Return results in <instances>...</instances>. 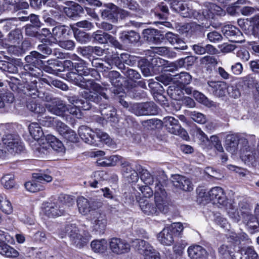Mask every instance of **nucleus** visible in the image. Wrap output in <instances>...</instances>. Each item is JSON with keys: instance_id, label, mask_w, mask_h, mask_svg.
<instances>
[{"instance_id": "nucleus-1", "label": "nucleus", "mask_w": 259, "mask_h": 259, "mask_svg": "<svg viewBox=\"0 0 259 259\" xmlns=\"http://www.w3.org/2000/svg\"><path fill=\"white\" fill-rule=\"evenodd\" d=\"M75 71H70L67 73V80L74 84L85 89L82 93L83 98L92 102L99 103L102 97L107 99V96L105 92L107 90L106 85L102 87L99 84L95 82L94 80L85 79L82 76L98 75V72L95 69L90 68L87 63L82 59L78 63H74Z\"/></svg>"}, {"instance_id": "nucleus-2", "label": "nucleus", "mask_w": 259, "mask_h": 259, "mask_svg": "<svg viewBox=\"0 0 259 259\" xmlns=\"http://www.w3.org/2000/svg\"><path fill=\"white\" fill-rule=\"evenodd\" d=\"M139 205L142 212L147 215L157 216L168 211L166 193L162 184L156 181L155 186L154 203L147 199H142Z\"/></svg>"}, {"instance_id": "nucleus-3", "label": "nucleus", "mask_w": 259, "mask_h": 259, "mask_svg": "<svg viewBox=\"0 0 259 259\" xmlns=\"http://www.w3.org/2000/svg\"><path fill=\"white\" fill-rule=\"evenodd\" d=\"M122 174L124 177L127 179L129 182H136L139 180V174L140 175L141 180L146 185L152 184L154 179L149 172L140 164L135 165V169L133 168L131 164L124 161L121 162Z\"/></svg>"}, {"instance_id": "nucleus-4", "label": "nucleus", "mask_w": 259, "mask_h": 259, "mask_svg": "<svg viewBox=\"0 0 259 259\" xmlns=\"http://www.w3.org/2000/svg\"><path fill=\"white\" fill-rule=\"evenodd\" d=\"M31 74L22 73L21 76L22 82L24 83V93L33 98L36 97L47 102L51 100V96L47 93L39 91L37 88L36 78Z\"/></svg>"}, {"instance_id": "nucleus-5", "label": "nucleus", "mask_w": 259, "mask_h": 259, "mask_svg": "<svg viewBox=\"0 0 259 259\" xmlns=\"http://www.w3.org/2000/svg\"><path fill=\"white\" fill-rule=\"evenodd\" d=\"M44 58V55L36 51L31 52L25 58L27 64L24 66V72L22 73L31 74L34 77L40 76L42 73V71L39 68L42 63L40 59Z\"/></svg>"}, {"instance_id": "nucleus-6", "label": "nucleus", "mask_w": 259, "mask_h": 259, "mask_svg": "<svg viewBox=\"0 0 259 259\" xmlns=\"http://www.w3.org/2000/svg\"><path fill=\"white\" fill-rule=\"evenodd\" d=\"M240 143L242 147L240 149V157L245 163L254 165L259 162V144L256 149L250 147L246 138H241Z\"/></svg>"}, {"instance_id": "nucleus-7", "label": "nucleus", "mask_w": 259, "mask_h": 259, "mask_svg": "<svg viewBox=\"0 0 259 259\" xmlns=\"http://www.w3.org/2000/svg\"><path fill=\"white\" fill-rule=\"evenodd\" d=\"M67 98L71 105H67V109L66 111L77 118L81 117V109L87 110L91 108V106L89 102V101H91V100L83 98L85 99V101H84L77 96H68Z\"/></svg>"}, {"instance_id": "nucleus-8", "label": "nucleus", "mask_w": 259, "mask_h": 259, "mask_svg": "<svg viewBox=\"0 0 259 259\" xmlns=\"http://www.w3.org/2000/svg\"><path fill=\"white\" fill-rule=\"evenodd\" d=\"M65 230L72 243L79 248L83 247L89 241V236L84 232L80 231L74 224L67 225Z\"/></svg>"}, {"instance_id": "nucleus-9", "label": "nucleus", "mask_w": 259, "mask_h": 259, "mask_svg": "<svg viewBox=\"0 0 259 259\" xmlns=\"http://www.w3.org/2000/svg\"><path fill=\"white\" fill-rule=\"evenodd\" d=\"M2 141L5 148L11 154L19 153L24 149L23 144L17 134L5 135Z\"/></svg>"}, {"instance_id": "nucleus-10", "label": "nucleus", "mask_w": 259, "mask_h": 259, "mask_svg": "<svg viewBox=\"0 0 259 259\" xmlns=\"http://www.w3.org/2000/svg\"><path fill=\"white\" fill-rule=\"evenodd\" d=\"M33 178L34 179V180L27 182L25 184L26 189L32 193L43 189L42 186L40 185L41 183L50 182L52 180L51 176L46 174H34Z\"/></svg>"}, {"instance_id": "nucleus-11", "label": "nucleus", "mask_w": 259, "mask_h": 259, "mask_svg": "<svg viewBox=\"0 0 259 259\" xmlns=\"http://www.w3.org/2000/svg\"><path fill=\"white\" fill-rule=\"evenodd\" d=\"M108 245L112 252L116 254L126 253L131 249L130 244L125 240L119 238H111Z\"/></svg>"}, {"instance_id": "nucleus-12", "label": "nucleus", "mask_w": 259, "mask_h": 259, "mask_svg": "<svg viewBox=\"0 0 259 259\" xmlns=\"http://www.w3.org/2000/svg\"><path fill=\"white\" fill-rule=\"evenodd\" d=\"M43 208L44 213L49 217H57L63 214L64 212V209L62 208L58 199L53 202L44 203Z\"/></svg>"}, {"instance_id": "nucleus-13", "label": "nucleus", "mask_w": 259, "mask_h": 259, "mask_svg": "<svg viewBox=\"0 0 259 259\" xmlns=\"http://www.w3.org/2000/svg\"><path fill=\"white\" fill-rule=\"evenodd\" d=\"M224 35L234 42L242 43L244 41L243 36L241 31L235 26L228 24L222 28Z\"/></svg>"}, {"instance_id": "nucleus-14", "label": "nucleus", "mask_w": 259, "mask_h": 259, "mask_svg": "<svg viewBox=\"0 0 259 259\" xmlns=\"http://www.w3.org/2000/svg\"><path fill=\"white\" fill-rule=\"evenodd\" d=\"M50 103L46 104V108L51 113L57 116H61L66 112L67 105L62 100L58 99H54L50 101Z\"/></svg>"}, {"instance_id": "nucleus-15", "label": "nucleus", "mask_w": 259, "mask_h": 259, "mask_svg": "<svg viewBox=\"0 0 259 259\" xmlns=\"http://www.w3.org/2000/svg\"><path fill=\"white\" fill-rule=\"evenodd\" d=\"M202 14L206 19H214L217 16H224L225 11L220 6L211 3H205Z\"/></svg>"}, {"instance_id": "nucleus-16", "label": "nucleus", "mask_w": 259, "mask_h": 259, "mask_svg": "<svg viewBox=\"0 0 259 259\" xmlns=\"http://www.w3.org/2000/svg\"><path fill=\"white\" fill-rule=\"evenodd\" d=\"M173 185L177 188L185 191L193 190V185L190 180L183 176L175 175L171 179Z\"/></svg>"}, {"instance_id": "nucleus-17", "label": "nucleus", "mask_w": 259, "mask_h": 259, "mask_svg": "<svg viewBox=\"0 0 259 259\" xmlns=\"http://www.w3.org/2000/svg\"><path fill=\"white\" fill-rule=\"evenodd\" d=\"M209 199L213 201V203L224 206L229 200L227 199L224 190L220 187L212 188L208 192Z\"/></svg>"}, {"instance_id": "nucleus-18", "label": "nucleus", "mask_w": 259, "mask_h": 259, "mask_svg": "<svg viewBox=\"0 0 259 259\" xmlns=\"http://www.w3.org/2000/svg\"><path fill=\"white\" fill-rule=\"evenodd\" d=\"M244 137L239 138L237 134L228 135L226 137L225 148L227 151L235 154L237 151L238 145H240V149L242 147L240 143V139Z\"/></svg>"}, {"instance_id": "nucleus-19", "label": "nucleus", "mask_w": 259, "mask_h": 259, "mask_svg": "<svg viewBox=\"0 0 259 259\" xmlns=\"http://www.w3.org/2000/svg\"><path fill=\"white\" fill-rule=\"evenodd\" d=\"M92 215L94 229L100 232H103L105 230L107 224L105 215L99 211H94Z\"/></svg>"}, {"instance_id": "nucleus-20", "label": "nucleus", "mask_w": 259, "mask_h": 259, "mask_svg": "<svg viewBox=\"0 0 259 259\" xmlns=\"http://www.w3.org/2000/svg\"><path fill=\"white\" fill-rule=\"evenodd\" d=\"M78 133L81 139L84 141V142L91 145L96 144V141L94 140L96 131H93L89 127L82 125L79 127Z\"/></svg>"}, {"instance_id": "nucleus-21", "label": "nucleus", "mask_w": 259, "mask_h": 259, "mask_svg": "<svg viewBox=\"0 0 259 259\" xmlns=\"http://www.w3.org/2000/svg\"><path fill=\"white\" fill-rule=\"evenodd\" d=\"M4 232L0 230V254L8 257H16L18 252L11 246L4 243Z\"/></svg>"}, {"instance_id": "nucleus-22", "label": "nucleus", "mask_w": 259, "mask_h": 259, "mask_svg": "<svg viewBox=\"0 0 259 259\" xmlns=\"http://www.w3.org/2000/svg\"><path fill=\"white\" fill-rule=\"evenodd\" d=\"M175 237L170 228L167 227L158 234L157 239L161 244L168 246L173 243Z\"/></svg>"}, {"instance_id": "nucleus-23", "label": "nucleus", "mask_w": 259, "mask_h": 259, "mask_svg": "<svg viewBox=\"0 0 259 259\" xmlns=\"http://www.w3.org/2000/svg\"><path fill=\"white\" fill-rule=\"evenodd\" d=\"M163 122L166 127L168 132L177 135L181 130V125L179 121L172 116H166L163 118Z\"/></svg>"}, {"instance_id": "nucleus-24", "label": "nucleus", "mask_w": 259, "mask_h": 259, "mask_svg": "<svg viewBox=\"0 0 259 259\" xmlns=\"http://www.w3.org/2000/svg\"><path fill=\"white\" fill-rule=\"evenodd\" d=\"M243 218V222L250 233L253 234L259 231V223L254 215L251 214H245Z\"/></svg>"}, {"instance_id": "nucleus-25", "label": "nucleus", "mask_w": 259, "mask_h": 259, "mask_svg": "<svg viewBox=\"0 0 259 259\" xmlns=\"http://www.w3.org/2000/svg\"><path fill=\"white\" fill-rule=\"evenodd\" d=\"M209 90L217 97H223L225 95L227 89L226 84L224 82L208 81Z\"/></svg>"}, {"instance_id": "nucleus-26", "label": "nucleus", "mask_w": 259, "mask_h": 259, "mask_svg": "<svg viewBox=\"0 0 259 259\" xmlns=\"http://www.w3.org/2000/svg\"><path fill=\"white\" fill-rule=\"evenodd\" d=\"M23 39V35L20 29H17L11 31L5 38L6 41L11 48H15L17 45H19Z\"/></svg>"}, {"instance_id": "nucleus-27", "label": "nucleus", "mask_w": 259, "mask_h": 259, "mask_svg": "<svg viewBox=\"0 0 259 259\" xmlns=\"http://www.w3.org/2000/svg\"><path fill=\"white\" fill-rule=\"evenodd\" d=\"M133 243V245L139 252L144 256L155 250L149 243L143 240L136 239Z\"/></svg>"}, {"instance_id": "nucleus-28", "label": "nucleus", "mask_w": 259, "mask_h": 259, "mask_svg": "<svg viewBox=\"0 0 259 259\" xmlns=\"http://www.w3.org/2000/svg\"><path fill=\"white\" fill-rule=\"evenodd\" d=\"M168 94L174 99L179 100L181 97L182 94L184 92L188 95L191 94L192 93V89L190 87H184L183 91L179 88L174 85H170L168 87L167 90Z\"/></svg>"}, {"instance_id": "nucleus-29", "label": "nucleus", "mask_w": 259, "mask_h": 259, "mask_svg": "<svg viewBox=\"0 0 259 259\" xmlns=\"http://www.w3.org/2000/svg\"><path fill=\"white\" fill-rule=\"evenodd\" d=\"M223 206L225 207L227 213L230 218L235 222H238L240 221V217L239 214L237 206L235 204L233 200H229Z\"/></svg>"}, {"instance_id": "nucleus-30", "label": "nucleus", "mask_w": 259, "mask_h": 259, "mask_svg": "<svg viewBox=\"0 0 259 259\" xmlns=\"http://www.w3.org/2000/svg\"><path fill=\"white\" fill-rule=\"evenodd\" d=\"M189 256L191 259H201L206 254V250L201 246L194 245L189 246L187 250Z\"/></svg>"}, {"instance_id": "nucleus-31", "label": "nucleus", "mask_w": 259, "mask_h": 259, "mask_svg": "<svg viewBox=\"0 0 259 259\" xmlns=\"http://www.w3.org/2000/svg\"><path fill=\"white\" fill-rule=\"evenodd\" d=\"M76 203L78 211L82 215L88 214L93 209L90 202L83 196L77 197Z\"/></svg>"}, {"instance_id": "nucleus-32", "label": "nucleus", "mask_w": 259, "mask_h": 259, "mask_svg": "<svg viewBox=\"0 0 259 259\" xmlns=\"http://www.w3.org/2000/svg\"><path fill=\"white\" fill-rule=\"evenodd\" d=\"M120 161L121 164L122 162L125 160H122L121 156L114 155L108 157L99 158L97 160V163L98 165L102 166H112L115 165Z\"/></svg>"}, {"instance_id": "nucleus-33", "label": "nucleus", "mask_w": 259, "mask_h": 259, "mask_svg": "<svg viewBox=\"0 0 259 259\" xmlns=\"http://www.w3.org/2000/svg\"><path fill=\"white\" fill-rule=\"evenodd\" d=\"M101 11L103 18L111 20L117 16L118 8L113 4H108Z\"/></svg>"}, {"instance_id": "nucleus-34", "label": "nucleus", "mask_w": 259, "mask_h": 259, "mask_svg": "<svg viewBox=\"0 0 259 259\" xmlns=\"http://www.w3.org/2000/svg\"><path fill=\"white\" fill-rule=\"evenodd\" d=\"M94 39L100 44H105L109 40L112 41L114 46L118 44V41L114 40V38L109 34L104 32L101 30H98L93 34Z\"/></svg>"}, {"instance_id": "nucleus-35", "label": "nucleus", "mask_w": 259, "mask_h": 259, "mask_svg": "<svg viewBox=\"0 0 259 259\" xmlns=\"http://www.w3.org/2000/svg\"><path fill=\"white\" fill-rule=\"evenodd\" d=\"M234 251V245L230 243L223 244L219 248V252L222 259H233Z\"/></svg>"}, {"instance_id": "nucleus-36", "label": "nucleus", "mask_w": 259, "mask_h": 259, "mask_svg": "<svg viewBox=\"0 0 259 259\" xmlns=\"http://www.w3.org/2000/svg\"><path fill=\"white\" fill-rule=\"evenodd\" d=\"M108 243L105 239L96 240L91 242V246L96 252L104 253L108 248Z\"/></svg>"}, {"instance_id": "nucleus-37", "label": "nucleus", "mask_w": 259, "mask_h": 259, "mask_svg": "<svg viewBox=\"0 0 259 259\" xmlns=\"http://www.w3.org/2000/svg\"><path fill=\"white\" fill-rule=\"evenodd\" d=\"M27 108L31 112L41 114L46 111V106L39 103L36 100H30L27 103Z\"/></svg>"}, {"instance_id": "nucleus-38", "label": "nucleus", "mask_w": 259, "mask_h": 259, "mask_svg": "<svg viewBox=\"0 0 259 259\" xmlns=\"http://www.w3.org/2000/svg\"><path fill=\"white\" fill-rule=\"evenodd\" d=\"M64 10L68 17L74 19L82 12V8L79 5L74 3L71 6L65 8Z\"/></svg>"}, {"instance_id": "nucleus-39", "label": "nucleus", "mask_w": 259, "mask_h": 259, "mask_svg": "<svg viewBox=\"0 0 259 259\" xmlns=\"http://www.w3.org/2000/svg\"><path fill=\"white\" fill-rule=\"evenodd\" d=\"M120 38L125 43H134L137 42L140 39V35L135 31H124L120 34Z\"/></svg>"}, {"instance_id": "nucleus-40", "label": "nucleus", "mask_w": 259, "mask_h": 259, "mask_svg": "<svg viewBox=\"0 0 259 259\" xmlns=\"http://www.w3.org/2000/svg\"><path fill=\"white\" fill-rule=\"evenodd\" d=\"M29 131L31 136L35 140H38L44 136L41 127L37 122H32L29 125Z\"/></svg>"}, {"instance_id": "nucleus-41", "label": "nucleus", "mask_w": 259, "mask_h": 259, "mask_svg": "<svg viewBox=\"0 0 259 259\" xmlns=\"http://www.w3.org/2000/svg\"><path fill=\"white\" fill-rule=\"evenodd\" d=\"M67 31V27L64 25H58L52 29V34L54 37V40L52 42H58L59 40L63 38Z\"/></svg>"}, {"instance_id": "nucleus-42", "label": "nucleus", "mask_w": 259, "mask_h": 259, "mask_svg": "<svg viewBox=\"0 0 259 259\" xmlns=\"http://www.w3.org/2000/svg\"><path fill=\"white\" fill-rule=\"evenodd\" d=\"M0 209L3 212L8 214H10L13 212L12 204L5 196H0Z\"/></svg>"}, {"instance_id": "nucleus-43", "label": "nucleus", "mask_w": 259, "mask_h": 259, "mask_svg": "<svg viewBox=\"0 0 259 259\" xmlns=\"http://www.w3.org/2000/svg\"><path fill=\"white\" fill-rule=\"evenodd\" d=\"M106 174L104 171H97L93 174V181H89L88 182H84V184L87 186H90L92 188H97V185L101 180L105 179V177Z\"/></svg>"}, {"instance_id": "nucleus-44", "label": "nucleus", "mask_w": 259, "mask_h": 259, "mask_svg": "<svg viewBox=\"0 0 259 259\" xmlns=\"http://www.w3.org/2000/svg\"><path fill=\"white\" fill-rule=\"evenodd\" d=\"M193 95L194 98L199 103L203 104L204 105L210 107L215 106V104L213 102L210 101L204 94L201 93L194 91L193 92Z\"/></svg>"}, {"instance_id": "nucleus-45", "label": "nucleus", "mask_w": 259, "mask_h": 259, "mask_svg": "<svg viewBox=\"0 0 259 259\" xmlns=\"http://www.w3.org/2000/svg\"><path fill=\"white\" fill-rule=\"evenodd\" d=\"M191 79V76L186 72H182L174 76V82H177L183 85L190 83Z\"/></svg>"}, {"instance_id": "nucleus-46", "label": "nucleus", "mask_w": 259, "mask_h": 259, "mask_svg": "<svg viewBox=\"0 0 259 259\" xmlns=\"http://www.w3.org/2000/svg\"><path fill=\"white\" fill-rule=\"evenodd\" d=\"M48 140L50 146L55 151L63 152H64V147L62 142L57 139L54 136H48Z\"/></svg>"}, {"instance_id": "nucleus-47", "label": "nucleus", "mask_w": 259, "mask_h": 259, "mask_svg": "<svg viewBox=\"0 0 259 259\" xmlns=\"http://www.w3.org/2000/svg\"><path fill=\"white\" fill-rule=\"evenodd\" d=\"M179 12V14L184 18H191L194 17L198 19V16L199 15V13L196 11L193 10L191 8L188 7V5L185 4L184 8Z\"/></svg>"}, {"instance_id": "nucleus-48", "label": "nucleus", "mask_w": 259, "mask_h": 259, "mask_svg": "<svg viewBox=\"0 0 259 259\" xmlns=\"http://www.w3.org/2000/svg\"><path fill=\"white\" fill-rule=\"evenodd\" d=\"M107 77L111 84L116 88H119L122 83L120 81L121 76L116 71H111L108 73Z\"/></svg>"}, {"instance_id": "nucleus-49", "label": "nucleus", "mask_w": 259, "mask_h": 259, "mask_svg": "<svg viewBox=\"0 0 259 259\" xmlns=\"http://www.w3.org/2000/svg\"><path fill=\"white\" fill-rule=\"evenodd\" d=\"M118 4L123 8H128L132 11H139L140 7L135 0H118Z\"/></svg>"}, {"instance_id": "nucleus-50", "label": "nucleus", "mask_w": 259, "mask_h": 259, "mask_svg": "<svg viewBox=\"0 0 259 259\" xmlns=\"http://www.w3.org/2000/svg\"><path fill=\"white\" fill-rule=\"evenodd\" d=\"M94 140L96 141V144L93 145L94 146H98L100 142H103L106 144H108L110 142V138L109 136L100 130H96Z\"/></svg>"}, {"instance_id": "nucleus-51", "label": "nucleus", "mask_w": 259, "mask_h": 259, "mask_svg": "<svg viewBox=\"0 0 259 259\" xmlns=\"http://www.w3.org/2000/svg\"><path fill=\"white\" fill-rule=\"evenodd\" d=\"M42 82L47 83L49 85H53L54 86L60 88L63 90H67L68 89V87L67 85L62 81L58 80L57 79L52 80L51 78H41L39 79Z\"/></svg>"}, {"instance_id": "nucleus-52", "label": "nucleus", "mask_w": 259, "mask_h": 259, "mask_svg": "<svg viewBox=\"0 0 259 259\" xmlns=\"http://www.w3.org/2000/svg\"><path fill=\"white\" fill-rule=\"evenodd\" d=\"M1 183L6 189L13 188L15 186L14 176L13 174L4 175L1 179Z\"/></svg>"}, {"instance_id": "nucleus-53", "label": "nucleus", "mask_w": 259, "mask_h": 259, "mask_svg": "<svg viewBox=\"0 0 259 259\" xmlns=\"http://www.w3.org/2000/svg\"><path fill=\"white\" fill-rule=\"evenodd\" d=\"M60 203L62 208L64 210L66 207H69L74 203L73 198L69 195H62L58 199Z\"/></svg>"}, {"instance_id": "nucleus-54", "label": "nucleus", "mask_w": 259, "mask_h": 259, "mask_svg": "<svg viewBox=\"0 0 259 259\" xmlns=\"http://www.w3.org/2000/svg\"><path fill=\"white\" fill-rule=\"evenodd\" d=\"M144 103H135L131 106L130 111L137 116L145 115Z\"/></svg>"}, {"instance_id": "nucleus-55", "label": "nucleus", "mask_w": 259, "mask_h": 259, "mask_svg": "<svg viewBox=\"0 0 259 259\" xmlns=\"http://www.w3.org/2000/svg\"><path fill=\"white\" fill-rule=\"evenodd\" d=\"M38 120L40 124L47 127H55L56 121L58 120L56 118L51 116L42 117Z\"/></svg>"}, {"instance_id": "nucleus-56", "label": "nucleus", "mask_w": 259, "mask_h": 259, "mask_svg": "<svg viewBox=\"0 0 259 259\" xmlns=\"http://www.w3.org/2000/svg\"><path fill=\"white\" fill-rule=\"evenodd\" d=\"M145 115H155L158 113L157 107L152 102L144 103Z\"/></svg>"}, {"instance_id": "nucleus-57", "label": "nucleus", "mask_w": 259, "mask_h": 259, "mask_svg": "<svg viewBox=\"0 0 259 259\" xmlns=\"http://www.w3.org/2000/svg\"><path fill=\"white\" fill-rule=\"evenodd\" d=\"M142 125L148 130H153L161 125V121L158 119H150L142 122Z\"/></svg>"}, {"instance_id": "nucleus-58", "label": "nucleus", "mask_w": 259, "mask_h": 259, "mask_svg": "<svg viewBox=\"0 0 259 259\" xmlns=\"http://www.w3.org/2000/svg\"><path fill=\"white\" fill-rule=\"evenodd\" d=\"M14 101V97L11 93L0 94V108L5 107L6 103H10Z\"/></svg>"}, {"instance_id": "nucleus-59", "label": "nucleus", "mask_w": 259, "mask_h": 259, "mask_svg": "<svg viewBox=\"0 0 259 259\" xmlns=\"http://www.w3.org/2000/svg\"><path fill=\"white\" fill-rule=\"evenodd\" d=\"M43 3L44 5H46L49 7L55 8V10L52 9L50 11V12L52 15L57 16L59 14L61 10V8L57 5L53 0H43Z\"/></svg>"}, {"instance_id": "nucleus-60", "label": "nucleus", "mask_w": 259, "mask_h": 259, "mask_svg": "<svg viewBox=\"0 0 259 259\" xmlns=\"http://www.w3.org/2000/svg\"><path fill=\"white\" fill-rule=\"evenodd\" d=\"M214 220L215 223L220 226L221 227L226 229H228L229 225L227 219L223 218L220 213L215 214Z\"/></svg>"}, {"instance_id": "nucleus-61", "label": "nucleus", "mask_w": 259, "mask_h": 259, "mask_svg": "<svg viewBox=\"0 0 259 259\" xmlns=\"http://www.w3.org/2000/svg\"><path fill=\"white\" fill-rule=\"evenodd\" d=\"M190 116L194 121L200 124H203L206 121V119L203 114L196 111L191 112Z\"/></svg>"}, {"instance_id": "nucleus-62", "label": "nucleus", "mask_w": 259, "mask_h": 259, "mask_svg": "<svg viewBox=\"0 0 259 259\" xmlns=\"http://www.w3.org/2000/svg\"><path fill=\"white\" fill-rule=\"evenodd\" d=\"M122 72L127 77L131 80L138 79L141 77L140 73L132 69L127 68V70H123Z\"/></svg>"}, {"instance_id": "nucleus-63", "label": "nucleus", "mask_w": 259, "mask_h": 259, "mask_svg": "<svg viewBox=\"0 0 259 259\" xmlns=\"http://www.w3.org/2000/svg\"><path fill=\"white\" fill-rule=\"evenodd\" d=\"M168 228H170L175 236H179L184 229L182 224L179 222L172 224Z\"/></svg>"}, {"instance_id": "nucleus-64", "label": "nucleus", "mask_w": 259, "mask_h": 259, "mask_svg": "<svg viewBox=\"0 0 259 259\" xmlns=\"http://www.w3.org/2000/svg\"><path fill=\"white\" fill-rule=\"evenodd\" d=\"M74 36L77 41L81 43L86 42L88 39V35L84 32L76 30L74 32Z\"/></svg>"}]
</instances>
